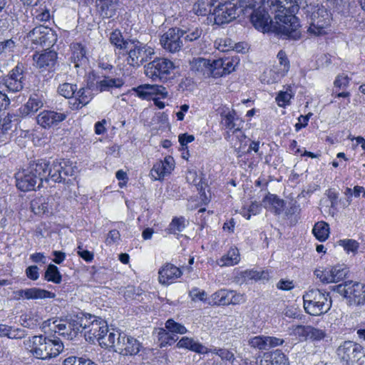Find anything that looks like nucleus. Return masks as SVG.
Returning a JSON list of instances; mask_svg holds the SVG:
<instances>
[{
	"instance_id": "nucleus-3",
	"label": "nucleus",
	"mask_w": 365,
	"mask_h": 365,
	"mask_svg": "<svg viewBox=\"0 0 365 365\" xmlns=\"http://www.w3.org/2000/svg\"><path fill=\"white\" fill-rule=\"evenodd\" d=\"M305 312L312 316H320L327 313L331 307V299L329 293L312 289L303 295Z\"/></svg>"
},
{
	"instance_id": "nucleus-19",
	"label": "nucleus",
	"mask_w": 365,
	"mask_h": 365,
	"mask_svg": "<svg viewBox=\"0 0 365 365\" xmlns=\"http://www.w3.org/2000/svg\"><path fill=\"white\" fill-rule=\"evenodd\" d=\"M137 96L144 100H150L153 98V96L157 94L161 95L163 97L168 96L165 88L158 85L143 84L133 88Z\"/></svg>"
},
{
	"instance_id": "nucleus-31",
	"label": "nucleus",
	"mask_w": 365,
	"mask_h": 365,
	"mask_svg": "<svg viewBox=\"0 0 365 365\" xmlns=\"http://www.w3.org/2000/svg\"><path fill=\"white\" fill-rule=\"evenodd\" d=\"M217 0H198L193 6L195 13L200 16H206L208 14H212V8L215 7V2Z\"/></svg>"
},
{
	"instance_id": "nucleus-41",
	"label": "nucleus",
	"mask_w": 365,
	"mask_h": 365,
	"mask_svg": "<svg viewBox=\"0 0 365 365\" xmlns=\"http://www.w3.org/2000/svg\"><path fill=\"white\" fill-rule=\"evenodd\" d=\"M78 88L76 84L64 83L58 88V93L66 98H71L74 96Z\"/></svg>"
},
{
	"instance_id": "nucleus-26",
	"label": "nucleus",
	"mask_w": 365,
	"mask_h": 365,
	"mask_svg": "<svg viewBox=\"0 0 365 365\" xmlns=\"http://www.w3.org/2000/svg\"><path fill=\"white\" fill-rule=\"evenodd\" d=\"M262 205L273 212L275 215H279L283 210L284 202L279 199L276 195L269 192L263 198Z\"/></svg>"
},
{
	"instance_id": "nucleus-56",
	"label": "nucleus",
	"mask_w": 365,
	"mask_h": 365,
	"mask_svg": "<svg viewBox=\"0 0 365 365\" xmlns=\"http://www.w3.org/2000/svg\"><path fill=\"white\" fill-rule=\"evenodd\" d=\"M277 289L282 291H289L294 287V282L292 280L281 279L276 284Z\"/></svg>"
},
{
	"instance_id": "nucleus-16",
	"label": "nucleus",
	"mask_w": 365,
	"mask_h": 365,
	"mask_svg": "<svg viewBox=\"0 0 365 365\" xmlns=\"http://www.w3.org/2000/svg\"><path fill=\"white\" fill-rule=\"evenodd\" d=\"M46 102V93L36 90L30 94L28 101L19 109V115L21 117L34 115Z\"/></svg>"
},
{
	"instance_id": "nucleus-6",
	"label": "nucleus",
	"mask_w": 365,
	"mask_h": 365,
	"mask_svg": "<svg viewBox=\"0 0 365 365\" xmlns=\"http://www.w3.org/2000/svg\"><path fill=\"white\" fill-rule=\"evenodd\" d=\"M336 354L345 365H365V349L352 341H345L340 344Z\"/></svg>"
},
{
	"instance_id": "nucleus-21",
	"label": "nucleus",
	"mask_w": 365,
	"mask_h": 365,
	"mask_svg": "<svg viewBox=\"0 0 365 365\" xmlns=\"http://www.w3.org/2000/svg\"><path fill=\"white\" fill-rule=\"evenodd\" d=\"M39 182L41 184L42 179L38 178L35 174L29 173L24 175H19L16 178V187L23 192H28L35 190L36 185ZM38 185V187H39Z\"/></svg>"
},
{
	"instance_id": "nucleus-40",
	"label": "nucleus",
	"mask_w": 365,
	"mask_h": 365,
	"mask_svg": "<svg viewBox=\"0 0 365 365\" xmlns=\"http://www.w3.org/2000/svg\"><path fill=\"white\" fill-rule=\"evenodd\" d=\"M235 113L233 110L231 111H227V113L225 111L222 112L221 113L222 117V123L227 129L238 131L239 128H235Z\"/></svg>"
},
{
	"instance_id": "nucleus-13",
	"label": "nucleus",
	"mask_w": 365,
	"mask_h": 365,
	"mask_svg": "<svg viewBox=\"0 0 365 365\" xmlns=\"http://www.w3.org/2000/svg\"><path fill=\"white\" fill-rule=\"evenodd\" d=\"M186 34V31L178 27L169 29L160 37V42L162 47L170 53L179 51L182 46L183 35Z\"/></svg>"
},
{
	"instance_id": "nucleus-48",
	"label": "nucleus",
	"mask_w": 365,
	"mask_h": 365,
	"mask_svg": "<svg viewBox=\"0 0 365 365\" xmlns=\"http://www.w3.org/2000/svg\"><path fill=\"white\" fill-rule=\"evenodd\" d=\"M16 43L11 38L0 41V58L6 57L9 53L14 52Z\"/></svg>"
},
{
	"instance_id": "nucleus-50",
	"label": "nucleus",
	"mask_w": 365,
	"mask_h": 365,
	"mask_svg": "<svg viewBox=\"0 0 365 365\" xmlns=\"http://www.w3.org/2000/svg\"><path fill=\"white\" fill-rule=\"evenodd\" d=\"M24 65L22 63H18L17 65L10 71L9 74L5 78L16 79L22 81L24 78Z\"/></svg>"
},
{
	"instance_id": "nucleus-64",
	"label": "nucleus",
	"mask_w": 365,
	"mask_h": 365,
	"mask_svg": "<svg viewBox=\"0 0 365 365\" xmlns=\"http://www.w3.org/2000/svg\"><path fill=\"white\" fill-rule=\"evenodd\" d=\"M349 83V78L348 76H338L334 81V86L337 88H346Z\"/></svg>"
},
{
	"instance_id": "nucleus-10",
	"label": "nucleus",
	"mask_w": 365,
	"mask_h": 365,
	"mask_svg": "<svg viewBox=\"0 0 365 365\" xmlns=\"http://www.w3.org/2000/svg\"><path fill=\"white\" fill-rule=\"evenodd\" d=\"M128 49L127 62L133 67H139L150 59L155 53L153 48L137 39L130 41Z\"/></svg>"
},
{
	"instance_id": "nucleus-53",
	"label": "nucleus",
	"mask_w": 365,
	"mask_h": 365,
	"mask_svg": "<svg viewBox=\"0 0 365 365\" xmlns=\"http://www.w3.org/2000/svg\"><path fill=\"white\" fill-rule=\"evenodd\" d=\"M340 245H341L347 252H355L359 248V243L354 240H340Z\"/></svg>"
},
{
	"instance_id": "nucleus-22",
	"label": "nucleus",
	"mask_w": 365,
	"mask_h": 365,
	"mask_svg": "<svg viewBox=\"0 0 365 365\" xmlns=\"http://www.w3.org/2000/svg\"><path fill=\"white\" fill-rule=\"evenodd\" d=\"M175 168V161H157L150 170V176L153 180H160L170 174Z\"/></svg>"
},
{
	"instance_id": "nucleus-47",
	"label": "nucleus",
	"mask_w": 365,
	"mask_h": 365,
	"mask_svg": "<svg viewBox=\"0 0 365 365\" xmlns=\"http://www.w3.org/2000/svg\"><path fill=\"white\" fill-rule=\"evenodd\" d=\"M2 83L7 88L8 91L18 92L24 88L23 81L9 78H4Z\"/></svg>"
},
{
	"instance_id": "nucleus-57",
	"label": "nucleus",
	"mask_w": 365,
	"mask_h": 365,
	"mask_svg": "<svg viewBox=\"0 0 365 365\" xmlns=\"http://www.w3.org/2000/svg\"><path fill=\"white\" fill-rule=\"evenodd\" d=\"M26 335V331L19 328H13L10 327V331L8 334V338L9 339H22Z\"/></svg>"
},
{
	"instance_id": "nucleus-1",
	"label": "nucleus",
	"mask_w": 365,
	"mask_h": 365,
	"mask_svg": "<svg viewBox=\"0 0 365 365\" xmlns=\"http://www.w3.org/2000/svg\"><path fill=\"white\" fill-rule=\"evenodd\" d=\"M262 6L254 10L250 16V20L257 29L266 31L269 29L272 19L266 10L269 8L272 14H275L278 26L274 29L282 38L291 40L300 38L299 19L289 12L292 0H262Z\"/></svg>"
},
{
	"instance_id": "nucleus-24",
	"label": "nucleus",
	"mask_w": 365,
	"mask_h": 365,
	"mask_svg": "<svg viewBox=\"0 0 365 365\" xmlns=\"http://www.w3.org/2000/svg\"><path fill=\"white\" fill-rule=\"evenodd\" d=\"M260 364L261 365H289V361L281 350L277 349L272 352L265 353Z\"/></svg>"
},
{
	"instance_id": "nucleus-59",
	"label": "nucleus",
	"mask_w": 365,
	"mask_h": 365,
	"mask_svg": "<svg viewBox=\"0 0 365 365\" xmlns=\"http://www.w3.org/2000/svg\"><path fill=\"white\" fill-rule=\"evenodd\" d=\"M26 277L33 280H37L39 277L38 267L36 265H31L26 269Z\"/></svg>"
},
{
	"instance_id": "nucleus-60",
	"label": "nucleus",
	"mask_w": 365,
	"mask_h": 365,
	"mask_svg": "<svg viewBox=\"0 0 365 365\" xmlns=\"http://www.w3.org/2000/svg\"><path fill=\"white\" fill-rule=\"evenodd\" d=\"M277 58L281 66H284L283 71L287 72L289 69V61L286 53L280 50L277 54Z\"/></svg>"
},
{
	"instance_id": "nucleus-14",
	"label": "nucleus",
	"mask_w": 365,
	"mask_h": 365,
	"mask_svg": "<svg viewBox=\"0 0 365 365\" xmlns=\"http://www.w3.org/2000/svg\"><path fill=\"white\" fill-rule=\"evenodd\" d=\"M331 13L323 6H319L312 12L309 31L314 35L324 34V29L330 25Z\"/></svg>"
},
{
	"instance_id": "nucleus-49",
	"label": "nucleus",
	"mask_w": 365,
	"mask_h": 365,
	"mask_svg": "<svg viewBox=\"0 0 365 365\" xmlns=\"http://www.w3.org/2000/svg\"><path fill=\"white\" fill-rule=\"evenodd\" d=\"M308 330L307 339L319 341L324 339L326 336L325 331L324 330L315 328L312 326H309Z\"/></svg>"
},
{
	"instance_id": "nucleus-25",
	"label": "nucleus",
	"mask_w": 365,
	"mask_h": 365,
	"mask_svg": "<svg viewBox=\"0 0 365 365\" xmlns=\"http://www.w3.org/2000/svg\"><path fill=\"white\" fill-rule=\"evenodd\" d=\"M118 0H96V5L103 18H112L118 7Z\"/></svg>"
},
{
	"instance_id": "nucleus-55",
	"label": "nucleus",
	"mask_w": 365,
	"mask_h": 365,
	"mask_svg": "<svg viewBox=\"0 0 365 365\" xmlns=\"http://www.w3.org/2000/svg\"><path fill=\"white\" fill-rule=\"evenodd\" d=\"M203 180L204 179L202 178V174H197V178H195V182H192L191 183L196 187L197 191H199V193L201 195H205V187L207 186V184L204 182Z\"/></svg>"
},
{
	"instance_id": "nucleus-46",
	"label": "nucleus",
	"mask_w": 365,
	"mask_h": 365,
	"mask_svg": "<svg viewBox=\"0 0 365 365\" xmlns=\"http://www.w3.org/2000/svg\"><path fill=\"white\" fill-rule=\"evenodd\" d=\"M185 227V220L184 217H175L169 225L168 230L170 233L176 234L177 232H182Z\"/></svg>"
},
{
	"instance_id": "nucleus-17",
	"label": "nucleus",
	"mask_w": 365,
	"mask_h": 365,
	"mask_svg": "<svg viewBox=\"0 0 365 365\" xmlns=\"http://www.w3.org/2000/svg\"><path fill=\"white\" fill-rule=\"evenodd\" d=\"M67 117L65 113L55 110H43L36 116L37 123L43 128H49L63 121Z\"/></svg>"
},
{
	"instance_id": "nucleus-30",
	"label": "nucleus",
	"mask_w": 365,
	"mask_h": 365,
	"mask_svg": "<svg viewBox=\"0 0 365 365\" xmlns=\"http://www.w3.org/2000/svg\"><path fill=\"white\" fill-rule=\"evenodd\" d=\"M109 40L111 44L120 50H128L130 47L129 45L130 46L131 40L124 39L122 33L118 29H115L110 33Z\"/></svg>"
},
{
	"instance_id": "nucleus-8",
	"label": "nucleus",
	"mask_w": 365,
	"mask_h": 365,
	"mask_svg": "<svg viewBox=\"0 0 365 365\" xmlns=\"http://www.w3.org/2000/svg\"><path fill=\"white\" fill-rule=\"evenodd\" d=\"M175 67L173 61L165 58H156L145 66V74L153 81L166 82L171 78Z\"/></svg>"
},
{
	"instance_id": "nucleus-62",
	"label": "nucleus",
	"mask_w": 365,
	"mask_h": 365,
	"mask_svg": "<svg viewBox=\"0 0 365 365\" xmlns=\"http://www.w3.org/2000/svg\"><path fill=\"white\" fill-rule=\"evenodd\" d=\"M120 235L116 229L110 230L108 234L106 239V243L107 244H112L118 242L120 240Z\"/></svg>"
},
{
	"instance_id": "nucleus-5",
	"label": "nucleus",
	"mask_w": 365,
	"mask_h": 365,
	"mask_svg": "<svg viewBox=\"0 0 365 365\" xmlns=\"http://www.w3.org/2000/svg\"><path fill=\"white\" fill-rule=\"evenodd\" d=\"M330 289L346 298L350 306L365 303V284L363 283L346 281L330 287Z\"/></svg>"
},
{
	"instance_id": "nucleus-33",
	"label": "nucleus",
	"mask_w": 365,
	"mask_h": 365,
	"mask_svg": "<svg viewBox=\"0 0 365 365\" xmlns=\"http://www.w3.org/2000/svg\"><path fill=\"white\" fill-rule=\"evenodd\" d=\"M216 63L219 65V78L222 77L227 74H230L231 72L235 71V66L237 64V61L235 62V59L232 58H218L216 59Z\"/></svg>"
},
{
	"instance_id": "nucleus-18",
	"label": "nucleus",
	"mask_w": 365,
	"mask_h": 365,
	"mask_svg": "<svg viewBox=\"0 0 365 365\" xmlns=\"http://www.w3.org/2000/svg\"><path fill=\"white\" fill-rule=\"evenodd\" d=\"M33 59L36 67L48 71H53L57 62V53L48 51L41 54L35 53L33 56Z\"/></svg>"
},
{
	"instance_id": "nucleus-27",
	"label": "nucleus",
	"mask_w": 365,
	"mask_h": 365,
	"mask_svg": "<svg viewBox=\"0 0 365 365\" xmlns=\"http://www.w3.org/2000/svg\"><path fill=\"white\" fill-rule=\"evenodd\" d=\"M179 349H186L197 354H203L208 353V349L202 344L195 341L192 338L182 337L177 344Z\"/></svg>"
},
{
	"instance_id": "nucleus-7",
	"label": "nucleus",
	"mask_w": 365,
	"mask_h": 365,
	"mask_svg": "<svg viewBox=\"0 0 365 365\" xmlns=\"http://www.w3.org/2000/svg\"><path fill=\"white\" fill-rule=\"evenodd\" d=\"M248 8L252 9L250 6H244L243 3H240L239 6L238 2H220L214 7L212 11L215 23L217 25L228 24L239 16V12L245 14Z\"/></svg>"
},
{
	"instance_id": "nucleus-45",
	"label": "nucleus",
	"mask_w": 365,
	"mask_h": 365,
	"mask_svg": "<svg viewBox=\"0 0 365 365\" xmlns=\"http://www.w3.org/2000/svg\"><path fill=\"white\" fill-rule=\"evenodd\" d=\"M267 336H257L249 339V345L255 349L259 350L267 349Z\"/></svg>"
},
{
	"instance_id": "nucleus-51",
	"label": "nucleus",
	"mask_w": 365,
	"mask_h": 365,
	"mask_svg": "<svg viewBox=\"0 0 365 365\" xmlns=\"http://www.w3.org/2000/svg\"><path fill=\"white\" fill-rule=\"evenodd\" d=\"M78 320L82 321V325L81 327V332L83 331L84 332L88 329V326L91 322V321H93L94 318H96V316H93L90 314H85V313H78L77 314Z\"/></svg>"
},
{
	"instance_id": "nucleus-23",
	"label": "nucleus",
	"mask_w": 365,
	"mask_h": 365,
	"mask_svg": "<svg viewBox=\"0 0 365 365\" xmlns=\"http://www.w3.org/2000/svg\"><path fill=\"white\" fill-rule=\"evenodd\" d=\"M18 294L26 299H43L54 298L56 296L53 292L37 287L21 289L18 292Z\"/></svg>"
},
{
	"instance_id": "nucleus-28",
	"label": "nucleus",
	"mask_w": 365,
	"mask_h": 365,
	"mask_svg": "<svg viewBox=\"0 0 365 365\" xmlns=\"http://www.w3.org/2000/svg\"><path fill=\"white\" fill-rule=\"evenodd\" d=\"M124 84L121 78H113L109 76H103L102 80L96 82V89L101 92L109 91L113 88H120Z\"/></svg>"
},
{
	"instance_id": "nucleus-58",
	"label": "nucleus",
	"mask_w": 365,
	"mask_h": 365,
	"mask_svg": "<svg viewBox=\"0 0 365 365\" xmlns=\"http://www.w3.org/2000/svg\"><path fill=\"white\" fill-rule=\"evenodd\" d=\"M189 295L191 297L192 300L195 301L199 299L200 301H204L205 299V297L207 294L205 291H201L197 287L192 288L190 292Z\"/></svg>"
},
{
	"instance_id": "nucleus-54",
	"label": "nucleus",
	"mask_w": 365,
	"mask_h": 365,
	"mask_svg": "<svg viewBox=\"0 0 365 365\" xmlns=\"http://www.w3.org/2000/svg\"><path fill=\"white\" fill-rule=\"evenodd\" d=\"M291 98L292 95L287 91H279L276 97V101L279 106L284 107L289 103Z\"/></svg>"
},
{
	"instance_id": "nucleus-63",
	"label": "nucleus",
	"mask_w": 365,
	"mask_h": 365,
	"mask_svg": "<svg viewBox=\"0 0 365 365\" xmlns=\"http://www.w3.org/2000/svg\"><path fill=\"white\" fill-rule=\"evenodd\" d=\"M309 327V326L298 325L294 328L293 331L296 335H298L299 336L304 337L305 339H307Z\"/></svg>"
},
{
	"instance_id": "nucleus-35",
	"label": "nucleus",
	"mask_w": 365,
	"mask_h": 365,
	"mask_svg": "<svg viewBox=\"0 0 365 365\" xmlns=\"http://www.w3.org/2000/svg\"><path fill=\"white\" fill-rule=\"evenodd\" d=\"M72 51L71 61L75 63L76 67H78L82 61L86 60V50L81 43H76L73 44Z\"/></svg>"
},
{
	"instance_id": "nucleus-37",
	"label": "nucleus",
	"mask_w": 365,
	"mask_h": 365,
	"mask_svg": "<svg viewBox=\"0 0 365 365\" xmlns=\"http://www.w3.org/2000/svg\"><path fill=\"white\" fill-rule=\"evenodd\" d=\"M44 279L48 282H52L55 284H60L62 280V276L58 270V268L56 265L50 264L48 265L44 273Z\"/></svg>"
},
{
	"instance_id": "nucleus-43",
	"label": "nucleus",
	"mask_w": 365,
	"mask_h": 365,
	"mask_svg": "<svg viewBox=\"0 0 365 365\" xmlns=\"http://www.w3.org/2000/svg\"><path fill=\"white\" fill-rule=\"evenodd\" d=\"M165 329L171 334H184L187 331L184 325L176 322L173 319L166 321Z\"/></svg>"
},
{
	"instance_id": "nucleus-34",
	"label": "nucleus",
	"mask_w": 365,
	"mask_h": 365,
	"mask_svg": "<svg viewBox=\"0 0 365 365\" xmlns=\"http://www.w3.org/2000/svg\"><path fill=\"white\" fill-rule=\"evenodd\" d=\"M312 232L318 240L324 242L329 237V225L324 222H318L314 226Z\"/></svg>"
},
{
	"instance_id": "nucleus-29",
	"label": "nucleus",
	"mask_w": 365,
	"mask_h": 365,
	"mask_svg": "<svg viewBox=\"0 0 365 365\" xmlns=\"http://www.w3.org/2000/svg\"><path fill=\"white\" fill-rule=\"evenodd\" d=\"M82 321L78 320L77 314L71 316L68 320L67 324L68 325L69 332H63V336L66 337L68 339L72 340L79 332H81V327L82 325Z\"/></svg>"
},
{
	"instance_id": "nucleus-42",
	"label": "nucleus",
	"mask_w": 365,
	"mask_h": 365,
	"mask_svg": "<svg viewBox=\"0 0 365 365\" xmlns=\"http://www.w3.org/2000/svg\"><path fill=\"white\" fill-rule=\"evenodd\" d=\"M91 86L88 84L87 88H81L77 89L76 92V98L80 101V103L83 105H87L93 98L92 93L90 91Z\"/></svg>"
},
{
	"instance_id": "nucleus-38",
	"label": "nucleus",
	"mask_w": 365,
	"mask_h": 365,
	"mask_svg": "<svg viewBox=\"0 0 365 365\" xmlns=\"http://www.w3.org/2000/svg\"><path fill=\"white\" fill-rule=\"evenodd\" d=\"M158 341L161 348L172 345L178 340V337L170 334L166 329L161 328L158 333Z\"/></svg>"
},
{
	"instance_id": "nucleus-32",
	"label": "nucleus",
	"mask_w": 365,
	"mask_h": 365,
	"mask_svg": "<svg viewBox=\"0 0 365 365\" xmlns=\"http://www.w3.org/2000/svg\"><path fill=\"white\" fill-rule=\"evenodd\" d=\"M240 262V253L237 248H230L227 253L223 255L218 261V264L223 266H233Z\"/></svg>"
},
{
	"instance_id": "nucleus-2",
	"label": "nucleus",
	"mask_w": 365,
	"mask_h": 365,
	"mask_svg": "<svg viewBox=\"0 0 365 365\" xmlns=\"http://www.w3.org/2000/svg\"><path fill=\"white\" fill-rule=\"evenodd\" d=\"M30 352L36 359L47 360L57 356L63 349L58 338L51 339L43 335L34 336L29 339Z\"/></svg>"
},
{
	"instance_id": "nucleus-4",
	"label": "nucleus",
	"mask_w": 365,
	"mask_h": 365,
	"mask_svg": "<svg viewBox=\"0 0 365 365\" xmlns=\"http://www.w3.org/2000/svg\"><path fill=\"white\" fill-rule=\"evenodd\" d=\"M84 336L91 344L98 341L101 347L108 348L111 341L113 342L115 339V330H109L106 321L96 317L91 321L88 329L84 332Z\"/></svg>"
},
{
	"instance_id": "nucleus-44",
	"label": "nucleus",
	"mask_w": 365,
	"mask_h": 365,
	"mask_svg": "<svg viewBox=\"0 0 365 365\" xmlns=\"http://www.w3.org/2000/svg\"><path fill=\"white\" fill-rule=\"evenodd\" d=\"M53 168H50L48 170V175L54 182H61L62 179V170L63 165L62 162L53 161Z\"/></svg>"
},
{
	"instance_id": "nucleus-61",
	"label": "nucleus",
	"mask_w": 365,
	"mask_h": 365,
	"mask_svg": "<svg viewBox=\"0 0 365 365\" xmlns=\"http://www.w3.org/2000/svg\"><path fill=\"white\" fill-rule=\"evenodd\" d=\"M216 354L222 360L233 361L235 359L234 354L227 349H220L219 350H216Z\"/></svg>"
},
{
	"instance_id": "nucleus-9",
	"label": "nucleus",
	"mask_w": 365,
	"mask_h": 365,
	"mask_svg": "<svg viewBox=\"0 0 365 365\" xmlns=\"http://www.w3.org/2000/svg\"><path fill=\"white\" fill-rule=\"evenodd\" d=\"M141 344L134 337L125 333L115 331L113 343L108 345V348H113L114 351L123 356L136 355L140 349Z\"/></svg>"
},
{
	"instance_id": "nucleus-20",
	"label": "nucleus",
	"mask_w": 365,
	"mask_h": 365,
	"mask_svg": "<svg viewBox=\"0 0 365 365\" xmlns=\"http://www.w3.org/2000/svg\"><path fill=\"white\" fill-rule=\"evenodd\" d=\"M159 282L162 284H171L182 275L181 270L176 266L167 263L158 272Z\"/></svg>"
},
{
	"instance_id": "nucleus-36",
	"label": "nucleus",
	"mask_w": 365,
	"mask_h": 365,
	"mask_svg": "<svg viewBox=\"0 0 365 365\" xmlns=\"http://www.w3.org/2000/svg\"><path fill=\"white\" fill-rule=\"evenodd\" d=\"M232 294L231 290L220 289L211 296L212 302L215 305H229V295Z\"/></svg>"
},
{
	"instance_id": "nucleus-12",
	"label": "nucleus",
	"mask_w": 365,
	"mask_h": 365,
	"mask_svg": "<svg viewBox=\"0 0 365 365\" xmlns=\"http://www.w3.org/2000/svg\"><path fill=\"white\" fill-rule=\"evenodd\" d=\"M314 273L322 283H336L346 277L349 269L344 264H337L332 267H319L316 269Z\"/></svg>"
},
{
	"instance_id": "nucleus-39",
	"label": "nucleus",
	"mask_w": 365,
	"mask_h": 365,
	"mask_svg": "<svg viewBox=\"0 0 365 365\" xmlns=\"http://www.w3.org/2000/svg\"><path fill=\"white\" fill-rule=\"evenodd\" d=\"M31 209L36 215H41L48 212V203L46 199L38 197L31 202Z\"/></svg>"
},
{
	"instance_id": "nucleus-11",
	"label": "nucleus",
	"mask_w": 365,
	"mask_h": 365,
	"mask_svg": "<svg viewBox=\"0 0 365 365\" xmlns=\"http://www.w3.org/2000/svg\"><path fill=\"white\" fill-rule=\"evenodd\" d=\"M190 70L200 78H219V63L216 60L204 58H194L190 63Z\"/></svg>"
},
{
	"instance_id": "nucleus-52",
	"label": "nucleus",
	"mask_w": 365,
	"mask_h": 365,
	"mask_svg": "<svg viewBox=\"0 0 365 365\" xmlns=\"http://www.w3.org/2000/svg\"><path fill=\"white\" fill-rule=\"evenodd\" d=\"M202 32V29H199V28H195L192 31H186V34L183 35V36L182 37V43L184 41L185 42H187V41L192 42L193 41L198 39L200 37Z\"/></svg>"
},
{
	"instance_id": "nucleus-15",
	"label": "nucleus",
	"mask_w": 365,
	"mask_h": 365,
	"mask_svg": "<svg viewBox=\"0 0 365 365\" xmlns=\"http://www.w3.org/2000/svg\"><path fill=\"white\" fill-rule=\"evenodd\" d=\"M28 37L35 44H39L43 47L53 46L57 41V34L49 27L40 25L33 29Z\"/></svg>"
}]
</instances>
